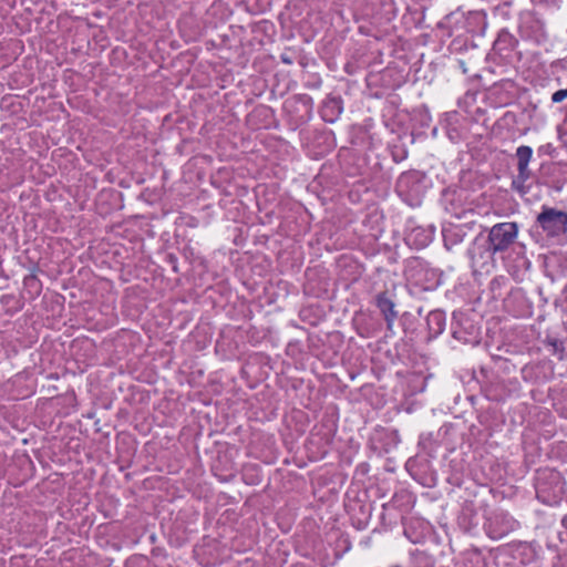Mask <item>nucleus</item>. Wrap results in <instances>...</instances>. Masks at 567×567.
Segmentation results:
<instances>
[{
    "label": "nucleus",
    "instance_id": "nucleus-1",
    "mask_svg": "<svg viewBox=\"0 0 567 567\" xmlns=\"http://www.w3.org/2000/svg\"><path fill=\"white\" fill-rule=\"evenodd\" d=\"M518 236V226L513 221L495 224L488 233V249L491 256L506 251Z\"/></svg>",
    "mask_w": 567,
    "mask_h": 567
},
{
    "label": "nucleus",
    "instance_id": "nucleus-2",
    "mask_svg": "<svg viewBox=\"0 0 567 567\" xmlns=\"http://www.w3.org/2000/svg\"><path fill=\"white\" fill-rule=\"evenodd\" d=\"M537 225L548 237L567 234V213L553 207L543 206L536 218Z\"/></svg>",
    "mask_w": 567,
    "mask_h": 567
},
{
    "label": "nucleus",
    "instance_id": "nucleus-3",
    "mask_svg": "<svg viewBox=\"0 0 567 567\" xmlns=\"http://www.w3.org/2000/svg\"><path fill=\"white\" fill-rule=\"evenodd\" d=\"M377 307L382 312L386 321L388 329H392L393 323L398 318V312L394 309V302L385 293H380L377 297Z\"/></svg>",
    "mask_w": 567,
    "mask_h": 567
},
{
    "label": "nucleus",
    "instance_id": "nucleus-4",
    "mask_svg": "<svg viewBox=\"0 0 567 567\" xmlns=\"http://www.w3.org/2000/svg\"><path fill=\"white\" fill-rule=\"evenodd\" d=\"M533 156L530 146L522 145L516 150L517 171L520 178L524 181L528 178V164Z\"/></svg>",
    "mask_w": 567,
    "mask_h": 567
},
{
    "label": "nucleus",
    "instance_id": "nucleus-5",
    "mask_svg": "<svg viewBox=\"0 0 567 567\" xmlns=\"http://www.w3.org/2000/svg\"><path fill=\"white\" fill-rule=\"evenodd\" d=\"M40 270L38 265H33L31 274L23 278V286L32 299L39 297L42 292V282L38 278L37 272Z\"/></svg>",
    "mask_w": 567,
    "mask_h": 567
},
{
    "label": "nucleus",
    "instance_id": "nucleus-6",
    "mask_svg": "<svg viewBox=\"0 0 567 567\" xmlns=\"http://www.w3.org/2000/svg\"><path fill=\"white\" fill-rule=\"evenodd\" d=\"M0 303L6 307V313L9 316H13L19 312L23 308V302H21L14 295L7 293L0 297Z\"/></svg>",
    "mask_w": 567,
    "mask_h": 567
},
{
    "label": "nucleus",
    "instance_id": "nucleus-7",
    "mask_svg": "<svg viewBox=\"0 0 567 567\" xmlns=\"http://www.w3.org/2000/svg\"><path fill=\"white\" fill-rule=\"evenodd\" d=\"M427 322H429V324H431L432 322L436 323V326H437L436 332H442L444 330L445 321H444L442 312H440V311L430 312V315L427 317Z\"/></svg>",
    "mask_w": 567,
    "mask_h": 567
},
{
    "label": "nucleus",
    "instance_id": "nucleus-8",
    "mask_svg": "<svg viewBox=\"0 0 567 567\" xmlns=\"http://www.w3.org/2000/svg\"><path fill=\"white\" fill-rule=\"evenodd\" d=\"M177 256L173 252H167L165 256H164V264H166L167 266H169L172 268V270L175 272V274H178L179 272V268H178V262H177Z\"/></svg>",
    "mask_w": 567,
    "mask_h": 567
},
{
    "label": "nucleus",
    "instance_id": "nucleus-9",
    "mask_svg": "<svg viewBox=\"0 0 567 567\" xmlns=\"http://www.w3.org/2000/svg\"><path fill=\"white\" fill-rule=\"evenodd\" d=\"M567 99V87L565 90H558L551 95V101L554 103H561Z\"/></svg>",
    "mask_w": 567,
    "mask_h": 567
},
{
    "label": "nucleus",
    "instance_id": "nucleus-10",
    "mask_svg": "<svg viewBox=\"0 0 567 567\" xmlns=\"http://www.w3.org/2000/svg\"><path fill=\"white\" fill-rule=\"evenodd\" d=\"M300 101L302 102L303 106L307 107V113L309 114L312 107V99L308 95L300 96Z\"/></svg>",
    "mask_w": 567,
    "mask_h": 567
},
{
    "label": "nucleus",
    "instance_id": "nucleus-11",
    "mask_svg": "<svg viewBox=\"0 0 567 567\" xmlns=\"http://www.w3.org/2000/svg\"><path fill=\"white\" fill-rule=\"evenodd\" d=\"M315 275V271L312 269H309L306 272V276L308 278V284L305 286V291L308 292L311 289V276Z\"/></svg>",
    "mask_w": 567,
    "mask_h": 567
},
{
    "label": "nucleus",
    "instance_id": "nucleus-12",
    "mask_svg": "<svg viewBox=\"0 0 567 567\" xmlns=\"http://www.w3.org/2000/svg\"><path fill=\"white\" fill-rule=\"evenodd\" d=\"M221 482H229L234 478V474H229L227 476H219Z\"/></svg>",
    "mask_w": 567,
    "mask_h": 567
},
{
    "label": "nucleus",
    "instance_id": "nucleus-13",
    "mask_svg": "<svg viewBox=\"0 0 567 567\" xmlns=\"http://www.w3.org/2000/svg\"><path fill=\"white\" fill-rule=\"evenodd\" d=\"M321 120L326 121V122H333V118L332 117H328L326 114L321 113Z\"/></svg>",
    "mask_w": 567,
    "mask_h": 567
},
{
    "label": "nucleus",
    "instance_id": "nucleus-14",
    "mask_svg": "<svg viewBox=\"0 0 567 567\" xmlns=\"http://www.w3.org/2000/svg\"><path fill=\"white\" fill-rule=\"evenodd\" d=\"M318 178H319V174L313 177L312 184L316 183Z\"/></svg>",
    "mask_w": 567,
    "mask_h": 567
},
{
    "label": "nucleus",
    "instance_id": "nucleus-15",
    "mask_svg": "<svg viewBox=\"0 0 567 567\" xmlns=\"http://www.w3.org/2000/svg\"><path fill=\"white\" fill-rule=\"evenodd\" d=\"M336 106L338 109V114L341 112V106L339 104L336 103Z\"/></svg>",
    "mask_w": 567,
    "mask_h": 567
},
{
    "label": "nucleus",
    "instance_id": "nucleus-16",
    "mask_svg": "<svg viewBox=\"0 0 567 567\" xmlns=\"http://www.w3.org/2000/svg\"><path fill=\"white\" fill-rule=\"evenodd\" d=\"M553 346H554L555 348H557V341H554V342H553Z\"/></svg>",
    "mask_w": 567,
    "mask_h": 567
},
{
    "label": "nucleus",
    "instance_id": "nucleus-17",
    "mask_svg": "<svg viewBox=\"0 0 567 567\" xmlns=\"http://www.w3.org/2000/svg\"><path fill=\"white\" fill-rule=\"evenodd\" d=\"M392 567H401V566H399V565H395V566H392Z\"/></svg>",
    "mask_w": 567,
    "mask_h": 567
}]
</instances>
